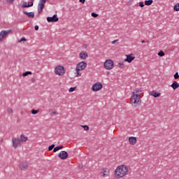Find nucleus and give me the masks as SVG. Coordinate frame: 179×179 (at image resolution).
Instances as JSON below:
<instances>
[{
  "instance_id": "nucleus-9",
  "label": "nucleus",
  "mask_w": 179,
  "mask_h": 179,
  "mask_svg": "<svg viewBox=\"0 0 179 179\" xmlns=\"http://www.w3.org/2000/svg\"><path fill=\"white\" fill-rule=\"evenodd\" d=\"M20 142L21 141L19 138H13L12 139L13 148H15V149H16V148H19V146L22 145Z\"/></svg>"
},
{
  "instance_id": "nucleus-36",
  "label": "nucleus",
  "mask_w": 179,
  "mask_h": 179,
  "mask_svg": "<svg viewBox=\"0 0 179 179\" xmlns=\"http://www.w3.org/2000/svg\"><path fill=\"white\" fill-rule=\"evenodd\" d=\"M33 1H30V2H29L28 3V8H30V7H31V6H33Z\"/></svg>"
},
{
  "instance_id": "nucleus-33",
  "label": "nucleus",
  "mask_w": 179,
  "mask_h": 179,
  "mask_svg": "<svg viewBox=\"0 0 179 179\" xmlns=\"http://www.w3.org/2000/svg\"><path fill=\"white\" fill-rule=\"evenodd\" d=\"M139 92H142L141 90V89H139V88H136V89H135L134 90V92H133V93H139Z\"/></svg>"
},
{
  "instance_id": "nucleus-19",
  "label": "nucleus",
  "mask_w": 179,
  "mask_h": 179,
  "mask_svg": "<svg viewBox=\"0 0 179 179\" xmlns=\"http://www.w3.org/2000/svg\"><path fill=\"white\" fill-rule=\"evenodd\" d=\"M20 140V142H27V141H29V138L27 136H24V135L22 134Z\"/></svg>"
},
{
  "instance_id": "nucleus-20",
  "label": "nucleus",
  "mask_w": 179,
  "mask_h": 179,
  "mask_svg": "<svg viewBox=\"0 0 179 179\" xmlns=\"http://www.w3.org/2000/svg\"><path fill=\"white\" fill-rule=\"evenodd\" d=\"M45 2H47V0H40L38 3V6H45Z\"/></svg>"
},
{
  "instance_id": "nucleus-47",
  "label": "nucleus",
  "mask_w": 179,
  "mask_h": 179,
  "mask_svg": "<svg viewBox=\"0 0 179 179\" xmlns=\"http://www.w3.org/2000/svg\"><path fill=\"white\" fill-rule=\"evenodd\" d=\"M141 43H145V40L142 41Z\"/></svg>"
},
{
  "instance_id": "nucleus-41",
  "label": "nucleus",
  "mask_w": 179,
  "mask_h": 179,
  "mask_svg": "<svg viewBox=\"0 0 179 179\" xmlns=\"http://www.w3.org/2000/svg\"><path fill=\"white\" fill-rule=\"evenodd\" d=\"M31 82H32V83H34V82H36V78H31Z\"/></svg>"
},
{
  "instance_id": "nucleus-12",
  "label": "nucleus",
  "mask_w": 179,
  "mask_h": 179,
  "mask_svg": "<svg viewBox=\"0 0 179 179\" xmlns=\"http://www.w3.org/2000/svg\"><path fill=\"white\" fill-rule=\"evenodd\" d=\"M79 57H80V58H81V59H86V58H87V57H89V55H87V52L82 51L79 54Z\"/></svg>"
},
{
  "instance_id": "nucleus-42",
  "label": "nucleus",
  "mask_w": 179,
  "mask_h": 179,
  "mask_svg": "<svg viewBox=\"0 0 179 179\" xmlns=\"http://www.w3.org/2000/svg\"><path fill=\"white\" fill-rule=\"evenodd\" d=\"M38 29H39L38 25H36V26L34 27V29H35L36 31L38 30Z\"/></svg>"
},
{
  "instance_id": "nucleus-28",
  "label": "nucleus",
  "mask_w": 179,
  "mask_h": 179,
  "mask_svg": "<svg viewBox=\"0 0 179 179\" xmlns=\"http://www.w3.org/2000/svg\"><path fill=\"white\" fill-rule=\"evenodd\" d=\"M83 129H84V131H89V126L87 125H82L81 126Z\"/></svg>"
},
{
  "instance_id": "nucleus-2",
  "label": "nucleus",
  "mask_w": 179,
  "mask_h": 179,
  "mask_svg": "<svg viewBox=\"0 0 179 179\" xmlns=\"http://www.w3.org/2000/svg\"><path fill=\"white\" fill-rule=\"evenodd\" d=\"M131 104L134 106V107H139L141 104V96L133 92L131 97Z\"/></svg>"
},
{
  "instance_id": "nucleus-1",
  "label": "nucleus",
  "mask_w": 179,
  "mask_h": 179,
  "mask_svg": "<svg viewBox=\"0 0 179 179\" xmlns=\"http://www.w3.org/2000/svg\"><path fill=\"white\" fill-rule=\"evenodd\" d=\"M128 173V167L125 165L119 166L115 171V176L116 178H121L124 176H127Z\"/></svg>"
},
{
  "instance_id": "nucleus-31",
  "label": "nucleus",
  "mask_w": 179,
  "mask_h": 179,
  "mask_svg": "<svg viewBox=\"0 0 179 179\" xmlns=\"http://www.w3.org/2000/svg\"><path fill=\"white\" fill-rule=\"evenodd\" d=\"M22 8H29V6H28L27 3L24 2L22 6Z\"/></svg>"
},
{
  "instance_id": "nucleus-8",
  "label": "nucleus",
  "mask_w": 179,
  "mask_h": 179,
  "mask_svg": "<svg viewBox=\"0 0 179 179\" xmlns=\"http://www.w3.org/2000/svg\"><path fill=\"white\" fill-rule=\"evenodd\" d=\"M46 19L48 23H55L59 20V18H58L57 14H55L52 17H48Z\"/></svg>"
},
{
  "instance_id": "nucleus-18",
  "label": "nucleus",
  "mask_w": 179,
  "mask_h": 179,
  "mask_svg": "<svg viewBox=\"0 0 179 179\" xmlns=\"http://www.w3.org/2000/svg\"><path fill=\"white\" fill-rule=\"evenodd\" d=\"M61 149H64V145H58V146L55 147L53 149V152L55 153V152H58V150H61Z\"/></svg>"
},
{
  "instance_id": "nucleus-14",
  "label": "nucleus",
  "mask_w": 179,
  "mask_h": 179,
  "mask_svg": "<svg viewBox=\"0 0 179 179\" xmlns=\"http://www.w3.org/2000/svg\"><path fill=\"white\" fill-rule=\"evenodd\" d=\"M24 15H26L27 16H28V17H30L31 19H34V12H27V11H24L23 12Z\"/></svg>"
},
{
  "instance_id": "nucleus-43",
  "label": "nucleus",
  "mask_w": 179,
  "mask_h": 179,
  "mask_svg": "<svg viewBox=\"0 0 179 179\" xmlns=\"http://www.w3.org/2000/svg\"><path fill=\"white\" fill-rule=\"evenodd\" d=\"M79 2H80L81 3H85V2H86V0H79Z\"/></svg>"
},
{
  "instance_id": "nucleus-40",
  "label": "nucleus",
  "mask_w": 179,
  "mask_h": 179,
  "mask_svg": "<svg viewBox=\"0 0 179 179\" xmlns=\"http://www.w3.org/2000/svg\"><path fill=\"white\" fill-rule=\"evenodd\" d=\"M8 3H13L15 0H6Z\"/></svg>"
},
{
  "instance_id": "nucleus-39",
  "label": "nucleus",
  "mask_w": 179,
  "mask_h": 179,
  "mask_svg": "<svg viewBox=\"0 0 179 179\" xmlns=\"http://www.w3.org/2000/svg\"><path fill=\"white\" fill-rule=\"evenodd\" d=\"M8 113H9L10 114H12V113H13V110H12V108H8L7 110Z\"/></svg>"
},
{
  "instance_id": "nucleus-5",
  "label": "nucleus",
  "mask_w": 179,
  "mask_h": 179,
  "mask_svg": "<svg viewBox=\"0 0 179 179\" xmlns=\"http://www.w3.org/2000/svg\"><path fill=\"white\" fill-rule=\"evenodd\" d=\"M86 66H87V63L85 62H80L77 64L76 71H83Z\"/></svg>"
},
{
  "instance_id": "nucleus-16",
  "label": "nucleus",
  "mask_w": 179,
  "mask_h": 179,
  "mask_svg": "<svg viewBox=\"0 0 179 179\" xmlns=\"http://www.w3.org/2000/svg\"><path fill=\"white\" fill-rule=\"evenodd\" d=\"M171 87H172V89H173V90H176V89H178L179 84L177 83V81H173L171 85Z\"/></svg>"
},
{
  "instance_id": "nucleus-29",
  "label": "nucleus",
  "mask_w": 179,
  "mask_h": 179,
  "mask_svg": "<svg viewBox=\"0 0 179 179\" xmlns=\"http://www.w3.org/2000/svg\"><path fill=\"white\" fill-rule=\"evenodd\" d=\"M76 89V87H71L69 88V92L71 93L72 92H75Z\"/></svg>"
},
{
  "instance_id": "nucleus-32",
  "label": "nucleus",
  "mask_w": 179,
  "mask_h": 179,
  "mask_svg": "<svg viewBox=\"0 0 179 179\" xmlns=\"http://www.w3.org/2000/svg\"><path fill=\"white\" fill-rule=\"evenodd\" d=\"M76 76H82V73H80V71H76Z\"/></svg>"
},
{
  "instance_id": "nucleus-7",
  "label": "nucleus",
  "mask_w": 179,
  "mask_h": 179,
  "mask_svg": "<svg viewBox=\"0 0 179 179\" xmlns=\"http://www.w3.org/2000/svg\"><path fill=\"white\" fill-rule=\"evenodd\" d=\"M12 33V29H8V30H2L0 32V41H2V40H3V38H5V37H6V36H8V34Z\"/></svg>"
},
{
  "instance_id": "nucleus-34",
  "label": "nucleus",
  "mask_w": 179,
  "mask_h": 179,
  "mask_svg": "<svg viewBox=\"0 0 179 179\" xmlns=\"http://www.w3.org/2000/svg\"><path fill=\"white\" fill-rule=\"evenodd\" d=\"M178 78H179L178 72H176L174 74V79H178Z\"/></svg>"
},
{
  "instance_id": "nucleus-10",
  "label": "nucleus",
  "mask_w": 179,
  "mask_h": 179,
  "mask_svg": "<svg viewBox=\"0 0 179 179\" xmlns=\"http://www.w3.org/2000/svg\"><path fill=\"white\" fill-rule=\"evenodd\" d=\"M58 157H59V159H61L62 160H66V159H68V152L61 151L58 154Z\"/></svg>"
},
{
  "instance_id": "nucleus-21",
  "label": "nucleus",
  "mask_w": 179,
  "mask_h": 179,
  "mask_svg": "<svg viewBox=\"0 0 179 179\" xmlns=\"http://www.w3.org/2000/svg\"><path fill=\"white\" fill-rule=\"evenodd\" d=\"M153 3V0H145V5L147 6H150Z\"/></svg>"
},
{
  "instance_id": "nucleus-3",
  "label": "nucleus",
  "mask_w": 179,
  "mask_h": 179,
  "mask_svg": "<svg viewBox=\"0 0 179 179\" xmlns=\"http://www.w3.org/2000/svg\"><path fill=\"white\" fill-rule=\"evenodd\" d=\"M55 73L59 76H63L65 74V69L62 66H58L55 69Z\"/></svg>"
},
{
  "instance_id": "nucleus-4",
  "label": "nucleus",
  "mask_w": 179,
  "mask_h": 179,
  "mask_svg": "<svg viewBox=\"0 0 179 179\" xmlns=\"http://www.w3.org/2000/svg\"><path fill=\"white\" fill-rule=\"evenodd\" d=\"M105 69L110 70L114 68V62L111 59H107L103 64Z\"/></svg>"
},
{
  "instance_id": "nucleus-30",
  "label": "nucleus",
  "mask_w": 179,
  "mask_h": 179,
  "mask_svg": "<svg viewBox=\"0 0 179 179\" xmlns=\"http://www.w3.org/2000/svg\"><path fill=\"white\" fill-rule=\"evenodd\" d=\"M91 16H92V17H97L99 16V14L96 13H92Z\"/></svg>"
},
{
  "instance_id": "nucleus-24",
  "label": "nucleus",
  "mask_w": 179,
  "mask_h": 179,
  "mask_svg": "<svg viewBox=\"0 0 179 179\" xmlns=\"http://www.w3.org/2000/svg\"><path fill=\"white\" fill-rule=\"evenodd\" d=\"M38 113H40L39 110H36V109L31 110V114H33L34 115H36V114H38Z\"/></svg>"
},
{
  "instance_id": "nucleus-46",
  "label": "nucleus",
  "mask_w": 179,
  "mask_h": 179,
  "mask_svg": "<svg viewBox=\"0 0 179 179\" xmlns=\"http://www.w3.org/2000/svg\"><path fill=\"white\" fill-rule=\"evenodd\" d=\"M117 41H118V39H117V40H115V41H112V44H115V43H117Z\"/></svg>"
},
{
  "instance_id": "nucleus-17",
  "label": "nucleus",
  "mask_w": 179,
  "mask_h": 179,
  "mask_svg": "<svg viewBox=\"0 0 179 179\" xmlns=\"http://www.w3.org/2000/svg\"><path fill=\"white\" fill-rule=\"evenodd\" d=\"M20 169L21 170H26V169H27L29 167V164H27V162H22L20 164Z\"/></svg>"
},
{
  "instance_id": "nucleus-37",
  "label": "nucleus",
  "mask_w": 179,
  "mask_h": 179,
  "mask_svg": "<svg viewBox=\"0 0 179 179\" xmlns=\"http://www.w3.org/2000/svg\"><path fill=\"white\" fill-rule=\"evenodd\" d=\"M107 173H108V171H104L102 173H103V177H106V176H107Z\"/></svg>"
},
{
  "instance_id": "nucleus-11",
  "label": "nucleus",
  "mask_w": 179,
  "mask_h": 179,
  "mask_svg": "<svg viewBox=\"0 0 179 179\" xmlns=\"http://www.w3.org/2000/svg\"><path fill=\"white\" fill-rule=\"evenodd\" d=\"M135 59V57H133L132 55H127V58L124 59L126 62H129V64H131L132 61Z\"/></svg>"
},
{
  "instance_id": "nucleus-6",
  "label": "nucleus",
  "mask_w": 179,
  "mask_h": 179,
  "mask_svg": "<svg viewBox=\"0 0 179 179\" xmlns=\"http://www.w3.org/2000/svg\"><path fill=\"white\" fill-rule=\"evenodd\" d=\"M103 89V85L101 83H96L92 85V92H99Z\"/></svg>"
},
{
  "instance_id": "nucleus-26",
  "label": "nucleus",
  "mask_w": 179,
  "mask_h": 179,
  "mask_svg": "<svg viewBox=\"0 0 179 179\" xmlns=\"http://www.w3.org/2000/svg\"><path fill=\"white\" fill-rule=\"evenodd\" d=\"M31 71H26L22 73V76H27V75H31Z\"/></svg>"
},
{
  "instance_id": "nucleus-45",
  "label": "nucleus",
  "mask_w": 179,
  "mask_h": 179,
  "mask_svg": "<svg viewBox=\"0 0 179 179\" xmlns=\"http://www.w3.org/2000/svg\"><path fill=\"white\" fill-rule=\"evenodd\" d=\"M52 114H53L54 115H58V113H57V112H52Z\"/></svg>"
},
{
  "instance_id": "nucleus-15",
  "label": "nucleus",
  "mask_w": 179,
  "mask_h": 179,
  "mask_svg": "<svg viewBox=\"0 0 179 179\" xmlns=\"http://www.w3.org/2000/svg\"><path fill=\"white\" fill-rule=\"evenodd\" d=\"M150 96H153V97H160L162 96V93L160 92H156L155 91H152L150 93Z\"/></svg>"
},
{
  "instance_id": "nucleus-23",
  "label": "nucleus",
  "mask_w": 179,
  "mask_h": 179,
  "mask_svg": "<svg viewBox=\"0 0 179 179\" xmlns=\"http://www.w3.org/2000/svg\"><path fill=\"white\" fill-rule=\"evenodd\" d=\"M173 10H176V12H178L179 11V3H176L174 6Z\"/></svg>"
},
{
  "instance_id": "nucleus-22",
  "label": "nucleus",
  "mask_w": 179,
  "mask_h": 179,
  "mask_svg": "<svg viewBox=\"0 0 179 179\" xmlns=\"http://www.w3.org/2000/svg\"><path fill=\"white\" fill-rule=\"evenodd\" d=\"M43 9H44V7L42 6H38V13L40 15V13H41V12H43Z\"/></svg>"
},
{
  "instance_id": "nucleus-38",
  "label": "nucleus",
  "mask_w": 179,
  "mask_h": 179,
  "mask_svg": "<svg viewBox=\"0 0 179 179\" xmlns=\"http://www.w3.org/2000/svg\"><path fill=\"white\" fill-rule=\"evenodd\" d=\"M139 6H141V8H143V6H145V4H143V2L141 1L139 2Z\"/></svg>"
},
{
  "instance_id": "nucleus-13",
  "label": "nucleus",
  "mask_w": 179,
  "mask_h": 179,
  "mask_svg": "<svg viewBox=\"0 0 179 179\" xmlns=\"http://www.w3.org/2000/svg\"><path fill=\"white\" fill-rule=\"evenodd\" d=\"M129 142L130 145L136 144V137L131 136L129 138Z\"/></svg>"
},
{
  "instance_id": "nucleus-25",
  "label": "nucleus",
  "mask_w": 179,
  "mask_h": 179,
  "mask_svg": "<svg viewBox=\"0 0 179 179\" xmlns=\"http://www.w3.org/2000/svg\"><path fill=\"white\" fill-rule=\"evenodd\" d=\"M158 55L159 57H164L165 54L163 50H161L158 52Z\"/></svg>"
},
{
  "instance_id": "nucleus-44",
  "label": "nucleus",
  "mask_w": 179,
  "mask_h": 179,
  "mask_svg": "<svg viewBox=\"0 0 179 179\" xmlns=\"http://www.w3.org/2000/svg\"><path fill=\"white\" fill-rule=\"evenodd\" d=\"M120 68H122L124 66V63H119Z\"/></svg>"
},
{
  "instance_id": "nucleus-27",
  "label": "nucleus",
  "mask_w": 179,
  "mask_h": 179,
  "mask_svg": "<svg viewBox=\"0 0 179 179\" xmlns=\"http://www.w3.org/2000/svg\"><path fill=\"white\" fill-rule=\"evenodd\" d=\"M55 148V144H52L48 147V150L50 152V150H52Z\"/></svg>"
},
{
  "instance_id": "nucleus-35",
  "label": "nucleus",
  "mask_w": 179,
  "mask_h": 179,
  "mask_svg": "<svg viewBox=\"0 0 179 179\" xmlns=\"http://www.w3.org/2000/svg\"><path fill=\"white\" fill-rule=\"evenodd\" d=\"M22 41H26V38L22 37L20 38V40L18 41V43H22Z\"/></svg>"
}]
</instances>
